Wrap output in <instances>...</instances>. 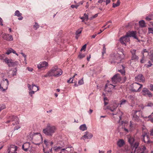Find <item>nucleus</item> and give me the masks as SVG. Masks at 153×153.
Here are the masks:
<instances>
[{"label":"nucleus","instance_id":"1","mask_svg":"<svg viewBox=\"0 0 153 153\" xmlns=\"http://www.w3.org/2000/svg\"><path fill=\"white\" fill-rule=\"evenodd\" d=\"M124 57V55L123 52H120L114 54L111 56V59L112 61H111V63H119L121 62L123 59Z\"/></svg>","mask_w":153,"mask_h":153},{"label":"nucleus","instance_id":"2","mask_svg":"<svg viewBox=\"0 0 153 153\" xmlns=\"http://www.w3.org/2000/svg\"><path fill=\"white\" fill-rule=\"evenodd\" d=\"M56 130V128L54 126L48 124L46 128L43 130V133L46 135L49 136H52Z\"/></svg>","mask_w":153,"mask_h":153},{"label":"nucleus","instance_id":"3","mask_svg":"<svg viewBox=\"0 0 153 153\" xmlns=\"http://www.w3.org/2000/svg\"><path fill=\"white\" fill-rule=\"evenodd\" d=\"M51 76L58 77L61 75L62 73V70L56 66H54L49 71Z\"/></svg>","mask_w":153,"mask_h":153},{"label":"nucleus","instance_id":"4","mask_svg":"<svg viewBox=\"0 0 153 153\" xmlns=\"http://www.w3.org/2000/svg\"><path fill=\"white\" fill-rule=\"evenodd\" d=\"M8 120L6 123H9L11 121L13 122L12 125H17L19 124V119L16 116L10 115L7 117Z\"/></svg>","mask_w":153,"mask_h":153},{"label":"nucleus","instance_id":"5","mask_svg":"<svg viewBox=\"0 0 153 153\" xmlns=\"http://www.w3.org/2000/svg\"><path fill=\"white\" fill-rule=\"evenodd\" d=\"M142 139L145 143H150L149 138V133L146 130H143V134L142 136Z\"/></svg>","mask_w":153,"mask_h":153},{"label":"nucleus","instance_id":"6","mask_svg":"<svg viewBox=\"0 0 153 153\" xmlns=\"http://www.w3.org/2000/svg\"><path fill=\"white\" fill-rule=\"evenodd\" d=\"M8 85V81L7 79L3 80L0 84V89L2 91H5L7 88Z\"/></svg>","mask_w":153,"mask_h":153},{"label":"nucleus","instance_id":"7","mask_svg":"<svg viewBox=\"0 0 153 153\" xmlns=\"http://www.w3.org/2000/svg\"><path fill=\"white\" fill-rule=\"evenodd\" d=\"M132 85V88L131 89V91L133 92H140L141 91L140 88L143 86L142 85L137 82L133 83Z\"/></svg>","mask_w":153,"mask_h":153},{"label":"nucleus","instance_id":"8","mask_svg":"<svg viewBox=\"0 0 153 153\" xmlns=\"http://www.w3.org/2000/svg\"><path fill=\"white\" fill-rule=\"evenodd\" d=\"M4 61L9 67L15 66L18 64V62H13L11 59H8L7 58L4 59Z\"/></svg>","mask_w":153,"mask_h":153},{"label":"nucleus","instance_id":"9","mask_svg":"<svg viewBox=\"0 0 153 153\" xmlns=\"http://www.w3.org/2000/svg\"><path fill=\"white\" fill-rule=\"evenodd\" d=\"M33 137L35 140L38 142V143H35L34 144L36 145H39L42 142V137L41 134L39 133H36V134H34Z\"/></svg>","mask_w":153,"mask_h":153},{"label":"nucleus","instance_id":"10","mask_svg":"<svg viewBox=\"0 0 153 153\" xmlns=\"http://www.w3.org/2000/svg\"><path fill=\"white\" fill-rule=\"evenodd\" d=\"M120 41L122 44L126 45V43L130 41V39L128 36V34H126L124 36L121 37L120 39Z\"/></svg>","mask_w":153,"mask_h":153},{"label":"nucleus","instance_id":"11","mask_svg":"<svg viewBox=\"0 0 153 153\" xmlns=\"http://www.w3.org/2000/svg\"><path fill=\"white\" fill-rule=\"evenodd\" d=\"M136 50L131 49L130 50V52L131 54V60L138 61L139 59V57L136 55Z\"/></svg>","mask_w":153,"mask_h":153},{"label":"nucleus","instance_id":"12","mask_svg":"<svg viewBox=\"0 0 153 153\" xmlns=\"http://www.w3.org/2000/svg\"><path fill=\"white\" fill-rule=\"evenodd\" d=\"M117 106H104L103 108L107 111H114L116 110Z\"/></svg>","mask_w":153,"mask_h":153},{"label":"nucleus","instance_id":"13","mask_svg":"<svg viewBox=\"0 0 153 153\" xmlns=\"http://www.w3.org/2000/svg\"><path fill=\"white\" fill-rule=\"evenodd\" d=\"M121 79V77L120 74H118L114 75L111 78L112 82L114 83H116L118 82H120Z\"/></svg>","mask_w":153,"mask_h":153},{"label":"nucleus","instance_id":"14","mask_svg":"<svg viewBox=\"0 0 153 153\" xmlns=\"http://www.w3.org/2000/svg\"><path fill=\"white\" fill-rule=\"evenodd\" d=\"M17 149V147L14 145H11L10 147L8 148L7 152V153H17L16 151Z\"/></svg>","mask_w":153,"mask_h":153},{"label":"nucleus","instance_id":"15","mask_svg":"<svg viewBox=\"0 0 153 153\" xmlns=\"http://www.w3.org/2000/svg\"><path fill=\"white\" fill-rule=\"evenodd\" d=\"M137 153H148V151L144 146L139 147L137 149Z\"/></svg>","mask_w":153,"mask_h":153},{"label":"nucleus","instance_id":"16","mask_svg":"<svg viewBox=\"0 0 153 153\" xmlns=\"http://www.w3.org/2000/svg\"><path fill=\"white\" fill-rule=\"evenodd\" d=\"M2 37L4 40L7 41H11L13 40L12 36L8 34L4 33L2 35Z\"/></svg>","mask_w":153,"mask_h":153},{"label":"nucleus","instance_id":"17","mask_svg":"<svg viewBox=\"0 0 153 153\" xmlns=\"http://www.w3.org/2000/svg\"><path fill=\"white\" fill-rule=\"evenodd\" d=\"M27 86L30 91H33L35 92H36L39 90V87L33 84L32 86L28 84Z\"/></svg>","mask_w":153,"mask_h":153},{"label":"nucleus","instance_id":"18","mask_svg":"<svg viewBox=\"0 0 153 153\" xmlns=\"http://www.w3.org/2000/svg\"><path fill=\"white\" fill-rule=\"evenodd\" d=\"M142 94L143 95L146 96L148 95L149 97H151L152 96V94L147 88H144L142 91Z\"/></svg>","mask_w":153,"mask_h":153},{"label":"nucleus","instance_id":"19","mask_svg":"<svg viewBox=\"0 0 153 153\" xmlns=\"http://www.w3.org/2000/svg\"><path fill=\"white\" fill-rule=\"evenodd\" d=\"M136 81L141 82H144L145 81V79L142 74H139L135 77Z\"/></svg>","mask_w":153,"mask_h":153},{"label":"nucleus","instance_id":"20","mask_svg":"<svg viewBox=\"0 0 153 153\" xmlns=\"http://www.w3.org/2000/svg\"><path fill=\"white\" fill-rule=\"evenodd\" d=\"M93 134L88 131L85 132V134L82 137V139H91L92 137Z\"/></svg>","mask_w":153,"mask_h":153},{"label":"nucleus","instance_id":"21","mask_svg":"<svg viewBox=\"0 0 153 153\" xmlns=\"http://www.w3.org/2000/svg\"><path fill=\"white\" fill-rule=\"evenodd\" d=\"M48 63L45 61L40 62L37 66L38 69L45 68L48 66Z\"/></svg>","mask_w":153,"mask_h":153},{"label":"nucleus","instance_id":"22","mask_svg":"<svg viewBox=\"0 0 153 153\" xmlns=\"http://www.w3.org/2000/svg\"><path fill=\"white\" fill-rule=\"evenodd\" d=\"M140 111V110H139L133 111L132 113L133 114V118L134 120L136 121H138L139 119V116L137 114V113Z\"/></svg>","mask_w":153,"mask_h":153},{"label":"nucleus","instance_id":"23","mask_svg":"<svg viewBox=\"0 0 153 153\" xmlns=\"http://www.w3.org/2000/svg\"><path fill=\"white\" fill-rule=\"evenodd\" d=\"M30 146V143L28 142H26L22 146V149L25 151L26 152L29 149Z\"/></svg>","mask_w":153,"mask_h":153},{"label":"nucleus","instance_id":"24","mask_svg":"<svg viewBox=\"0 0 153 153\" xmlns=\"http://www.w3.org/2000/svg\"><path fill=\"white\" fill-rule=\"evenodd\" d=\"M128 34L129 37H133L134 38L138 39V38L136 36V31H131L129 33H127Z\"/></svg>","mask_w":153,"mask_h":153},{"label":"nucleus","instance_id":"25","mask_svg":"<svg viewBox=\"0 0 153 153\" xmlns=\"http://www.w3.org/2000/svg\"><path fill=\"white\" fill-rule=\"evenodd\" d=\"M22 14L20 13L19 10H17L15 11V15L19 17L18 18V20H21L23 19V17L22 16Z\"/></svg>","mask_w":153,"mask_h":153},{"label":"nucleus","instance_id":"26","mask_svg":"<svg viewBox=\"0 0 153 153\" xmlns=\"http://www.w3.org/2000/svg\"><path fill=\"white\" fill-rule=\"evenodd\" d=\"M12 52L13 53L16 54L17 56H18V54L16 53V51L11 48H9L7 50L6 53L7 55H9Z\"/></svg>","mask_w":153,"mask_h":153},{"label":"nucleus","instance_id":"27","mask_svg":"<svg viewBox=\"0 0 153 153\" xmlns=\"http://www.w3.org/2000/svg\"><path fill=\"white\" fill-rule=\"evenodd\" d=\"M124 143H125L124 141L122 139H120L117 142V145L120 147H122Z\"/></svg>","mask_w":153,"mask_h":153},{"label":"nucleus","instance_id":"28","mask_svg":"<svg viewBox=\"0 0 153 153\" xmlns=\"http://www.w3.org/2000/svg\"><path fill=\"white\" fill-rule=\"evenodd\" d=\"M45 153H51L52 151V147H51L49 149L48 148H46L43 149Z\"/></svg>","mask_w":153,"mask_h":153},{"label":"nucleus","instance_id":"29","mask_svg":"<svg viewBox=\"0 0 153 153\" xmlns=\"http://www.w3.org/2000/svg\"><path fill=\"white\" fill-rule=\"evenodd\" d=\"M134 139L133 137H130L128 138V142L131 145H132V144L134 143Z\"/></svg>","mask_w":153,"mask_h":153},{"label":"nucleus","instance_id":"30","mask_svg":"<svg viewBox=\"0 0 153 153\" xmlns=\"http://www.w3.org/2000/svg\"><path fill=\"white\" fill-rule=\"evenodd\" d=\"M79 129L82 131H84L87 129L86 125L85 124H84L81 125L79 127Z\"/></svg>","mask_w":153,"mask_h":153},{"label":"nucleus","instance_id":"31","mask_svg":"<svg viewBox=\"0 0 153 153\" xmlns=\"http://www.w3.org/2000/svg\"><path fill=\"white\" fill-rule=\"evenodd\" d=\"M134 124L131 122V121L130 122L129 126V129L130 131H131L133 128H134Z\"/></svg>","mask_w":153,"mask_h":153},{"label":"nucleus","instance_id":"32","mask_svg":"<svg viewBox=\"0 0 153 153\" xmlns=\"http://www.w3.org/2000/svg\"><path fill=\"white\" fill-rule=\"evenodd\" d=\"M139 24L140 26L142 27H144L146 26V24L144 21L142 20L139 21Z\"/></svg>","mask_w":153,"mask_h":153},{"label":"nucleus","instance_id":"33","mask_svg":"<svg viewBox=\"0 0 153 153\" xmlns=\"http://www.w3.org/2000/svg\"><path fill=\"white\" fill-rule=\"evenodd\" d=\"M120 0H118L117 1L116 3H113V7H115L119 6L120 4Z\"/></svg>","mask_w":153,"mask_h":153},{"label":"nucleus","instance_id":"34","mask_svg":"<svg viewBox=\"0 0 153 153\" xmlns=\"http://www.w3.org/2000/svg\"><path fill=\"white\" fill-rule=\"evenodd\" d=\"M123 69L122 70H119L118 71L120 72L123 75H125V71L124 70V67L122 65Z\"/></svg>","mask_w":153,"mask_h":153},{"label":"nucleus","instance_id":"35","mask_svg":"<svg viewBox=\"0 0 153 153\" xmlns=\"http://www.w3.org/2000/svg\"><path fill=\"white\" fill-rule=\"evenodd\" d=\"M83 28H81L79 29L76 32V35H78V34H80L82 31V29Z\"/></svg>","mask_w":153,"mask_h":153},{"label":"nucleus","instance_id":"36","mask_svg":"<svg viewBox=\"0 0 153 153\" xmlns=\"http://www.w3.org/2000/svg\"><path fill=\"white\" fill-rule=\"evenodd\" d=\"M17 72V70L16 68H15L14 70H13L12 74L13 76L16 75Z\"/></svg>","mask_w":153,"mask_h":153},{"label":"nucleus","instance_id":"37","mask_svg":"<svg viewBox=\"0 0 153 153\" xmlns=\"http://www.w3.org/2000/svg\"><path fill=\"white\" fill-rule=\"evenodd\" d=\"M39 27V25L38 24L36 23L35 22V25H33V27L35 29V30H36Z\"/></svg>","mask_w":153,"mask_h":153},{"label":"nucleus","instance_id":"38","mask_svg":"<svg viewBox=\"0 0 153 153\" xmlns=\"http://www.w3.org/2000/svg\"><path fill=\"white\" fill-rule=\"evenodd\" d=\"M84 83L83 78H82L80 80H79L78 82V84L79 85H82Z\"/></svg>","mask_w":153,"mask_h":153},{"label":"nucleus","instance_id":"39","mask_svg":"<svg viewBox=\"0 0 153 153\" xmlns=\"http://www.w3.org/2000/svg\"><path fill=\"white\" fill-rule=\"evenodd\" d=\"M131 146H133L135 149H136L139 146V143L137 142H135L133 146V145Z\"/></svg>","mask_w":153,"mask_h":153},{"label":"nucleus","instance_id":"40","mask_svg":"<svg viewBox=\"0 0 153 153\" xmlns=\"http://www.w3.org/2000/svg\"><path fill=\"white\" fill-rule=\"evenodd\" d=\"M109 88V87H108V85H106L105 88V90L107 92H111V89H108V88Z\"/></svg>","mask_w":153,"mask_h":153},{"label":"nucleus","instance_id":"41","mask_svg":"<svg viewBox=\"0 0 153 153\" xmlns=\"http://www.w3.org/2000/svg\"><path fill=\"white\" fill-rule=\"evenodd\" d=\"M106 51V48H105V44H103V51L102 52V55H103L105 53Z\"/></svg>","mask_w":153,"mask_h":153},{"label":"nucleus","instance_id":"42","mask_svg":"<svg viewBox=\"0 0 153 153\" xmlns=\"http://www.w3.org/2000/svg\"><path fill=\"white\" fill-rule=\"evenodd\" d=\"M150 53V59L151 60H153L152 59V58H153V50L151 51Z\"/></svg>","mask_w":153,"mask_h":153},{"label":"nucleus","instance_id":"43","mask_svg":"<svg viewBox=\"0 0 153 153\" xmlns=\"http://www.w3.org/2000/svg\"><path fill=\"white\" fill-rule=\"evenodd\" d=\"M127 102V101L126 100H123L120 101V105H124L125 104L126 102Z\"/></svg>","mask_w":153,"mask_h":153},{"label":"nucleus","instance_id":"44","mask_svg":"<svg viewBox=\"0 0 153 153\" xmlns=\"http://www.w3.org/2000/svg\"><path fill=\"white\" fill-rule=\"evenodd\" d=\"M79 6V5L77 4L76 5H74L72 4L71 6V7L72 8H75L76 9H77L78 7Z\"/></svg>","mask_w":153,"mask_h":153},{"label":"nucleus","instance_id":"45","mask_svg":"<svg viewBox=\"0 0 153 153\" xmlns=\"http://www.w3.org/2000/svg\"><path fill=\"white\" fill-rule=\"evenodd\" d=\"M104 101L105 105H107L108 103V100L106 97H104Z\"/></svg>","mask_w":153,"mask_h":153},{"label":"nucleus","instance_id":"46","mask_svg":"<svg viewBox=\"0 0 153 153\" xmlns=\"http://www.w3.org/2000/svg\"><path fill=\"white\" fill-rule=\"evenodd\" d=\"M35 91H30L29 92V94L31 97H32L33 94L35 93Z\"/></svg>","mask_w":153,"mask_h":153},{"label":"nucleus","instance_id":"47","mask_svg":"<svg viewBox=\"0 0 153 153\" xmlns=\"http://www.w3.org/2000/svg\"><path fill=\"white\" fill-rule=\"evenodd\" d=\"M85 56V55L84 54H80L78 56V57L80 59H82Z\"/></svg>","mask_w":153,"mask_h":153},{"label":"nucleus","instance_id":"48","mask_svg":"<svg viewBox=\"0 0 153 153\" xmlns=\"http://www.w3.org/2000/svg\"><path fill=\"white\" fill-rule=\"evenodd\" d=\"M48 76H51V75L50 72V71H49L44 76L45 77H47Z\"/></svg>","mask_w":153,"mask_h":153},{"label":"nucleus","instance_id":"49","mask_svg":"<svg viewBox=\"0 0 153 153\" xmlns=\"http://www.w3.org/2000/svg\"><path fill=\"white\" fill-rule=\"evenodd\" d=\"M74 78L73 77L70 78L69 80L67 81V82L68 83H73Z\"/></svg>","mask_w":153,"mask_h":153},{"label":"nucleus","instance_id":"50","mask_svg":"<svg viewBox=\"0 0 153 153\" xmlns=\"http://www.w3.org/2000/svg\"><path fill=\"white\" fill-rule=\"evenodd\" d=\"M86 44H85L84 45L82 48L81 49L80 51H82L83 50H84L85 51V50L86 48Z\"/></svg>","mask_w":153,"mask_h":153},{"label":"nucleus","instance_id":"51","mask_svg":"<svg viewBox=\"0 0 153 153\" xmlns=\"http://www.w3.org/2000/svg\"><path fill=\"white\" fill-rule=\"evenodd\" d=\"M84 20L86 19L87 20L88 19V16L87 14L85 13L84 15Z\"/></svg>","mask_w":153,"mask_h":153},{"label":"nucleus","instance_id":"52","mask_svg":"<svg viewBox=\"0 0 153 153\" xmlns=\"http://www.w3.org/2000/svg\"><path fill=\"white\" fill-rule=\"evenodd\" d=\"M149 33H152L153 34V30L151 28H149Z\"/></svg>","mask_w":153,"mask_h":153},{"label":"nucleus","instance_id":"53","mask_svg":"<svg viewBox=\"0 0 153 153\" xmlns=\"http://www.w3.org/2000/svg\"><path fill=\"white\" fill-rule=\"evenodd\" d=\"M144 55H143V56L142 57V58L140 61V62L142 63H144L145 61H144Z\"/></svg>","mask_w":153,"mask_h":153},{"label":"nucleus","instance_id":"54","mask_svg":"<svg viewBox=\"0 0 153 153\" xmlns=\"http://www.w3.org/2000/svg\"><path fill=\"white\" fill-rule=\"evenodd\" d=\"M20 127V126L19 125L16 126L14 128V130H17L18 129H19Z\"/></svg>","mask_w":153,"mask_h":153},{"label":"nucleus","instance_id":"55","mask_svg":"<svg viewBox=\"0 0 153 153\" xmlns=\"http://www.w3.org/2000/svg\"><path fill=\"white\" fill-rule=\"evenodd\" d=\"M148 63V64L147 65V67H151L152 65V64L151 63V62L150 61H149Z\"/></svg>","mask_w":153,"mask_h":153},{"label":"nucleus","instance_id":"56","mask_svg":"<svg viewBox=\"0 0 153 153\" xmlns=\"http://www.w3.org/2000/svg\"><path fill=\"white\" fill-rule=\"evenodd\" d=\"M6 108L5 106H1L0 107V112L1 111Z\"/></svg>","mask_w":153,"mask_h":153},{"label":"nucleus","instance_id":"57","mask_svg":"<svg viewBox=\"0 0 153 153\" xmlns=\"http://www.w3.org/2000/svg\"><path fill=\"white\" fill-rule=\"evenodd\" d=\"M98 16V14H96L95 15H94L93 16L91 17V19H92L94 18H95L97 17Z\"/></svg>","mask_w":153,"mask_h":153},{"label":"nucleus","instance_id":"58","mask_svg":"<svg viewBox=\"0 0 153 153\" xmlns=\"http://www.w3.org/2000/svg\"><path fill=\"white\" fill-rule=\"evenodd\" d=\"M146 20L149 21L151 20L152 19L151 17H149L147 16L146 17Z\"/></svg>","mask_w":153,"mask_h":153},{"label":"nucleus","instance_id":"59","mask_svg":"<svg viewBox=\"0 0 153 153\" xmlns=\"http://www.w3.org/2000/svg\"><path fill=\"white\" fill-rule=\"evenodd\" d=\"M27 69L30 71H32L33 70V68H32L27 67Z\"/></svg>","mask_w":153,"mask_h":153},{"label":"nucleus","instance_id":"60","mask_svg":"<svg viewBox=\"0 0 153 153\" xmlns=\"http://www.w3.org/2000/svg\"><path fill=\"white\" fill-rule=\"evenodd\" d=\"M2 22H3L2 20L1 19V18L0 17V25H1V26L3 25V24Z\"/></svg>","mask_w":153,"mask_h":153},{"label":"nucleus","instance_id":"61","mask_svg":"<svg viewBox=\"0 0 153 153\" xmlns=\"http://www.w3.org/2000/svg\"><path fill=\"white\" fill-rule=\"evenodd\" d=\"M150 90L151 91H153V85L151 84L150 85Z\"/></svg>","mask_w":153,"mask_h":153},{"label":"nucleus","instance_id":"62","mask_svg":"<svg viewBox=\"0 0 153 153\" xmlns=\"http://www.w3.org/2000/svg\"><path fill=\"white\" fill-rule=\"evenodd\" d=\"M110 0H106V4L107 5L110 2Z\"/></svg>","mask_w":153,"mask_h":153},{"label":"nucleus","instance_id":"63","mask_svg":"<svg viewBox=\"0 0 153 153\" xmlns=\"http://www.w3.org/2000/svg\"><path fill=\"white\" fill-rule=\"evenodd\" d=\"M123 129L124 131H125L126 132H128V130L127 128H125V127H124L123 128Z\"/></svg>","mask_w":153,"mask_h":153},{"label":"nucleus","instance_id":"64","mask_svg":"<svg viewBox=\"0 0 153 153\" xmlns=\"http://www.w3.org/2000/svg\"><path fill=\"white\" fill-rule=\"evenodd\" d=\"M93 110L91 109H90L89 111H88V112L89 114H91L93 112Z\"/></svg>","mask_w":153,"mask_h":153}]
</instances>
